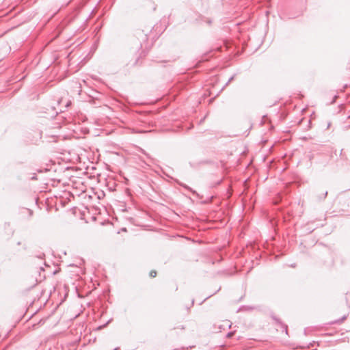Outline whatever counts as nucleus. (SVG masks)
<instances>
[{
    "instance_id": "nucleus-1",
    "label": "nucleus",
    "mask_w": 350,
    "mask_h": 350,
    "mask_svg": "<svg viewBox=\"0 0 350 350\" xmlns=\"http://www.w3.org/2000/svg\"><path fill=\"white\" fill-rule=\"evenodd\" d=\"M271 317H272V319H273L276 322V323H278V325H280L281 326V327H282V329H284V330L285 331V333H286V334H288L287 325H285V324H284V323H282L281 322V321H280L279 319H278L275 316L272 315V316H271Z\"/></svg>"
},
{
    "instance_id": "nucleus-2",
    "label": "nucleus",
    "mask_w": 350,
    "mask_h": 350,
    "mask_svg": "<svg viewBox=\"0 0 350 350\" xmlns=\"http://www.w3.org/2000/svg\"><path fill=\"white\" fill-rule=\"evenodd\" d=\"M179 185H180V186H182L183 187L185 188V189H187V190L192 191V189H191L189 187H188L187 185H185V184H183V183H179Z\"/></svg>"
},
{
    "instance_id": "nucleus-3",
    "label": "nucleus",
    "mask_w": 350,
    "mask_h": 350,
    "mask_svg": "<svg viewBox=\"0 0 350 350\" xmlns=\"http://www.w3.org/2000/svg\"><path fill=\"white\" fill-rule=\"evenodd\" d=\"M234 77H235V75H234L233 76H232L229 79L228 81L226 82L225 86H227L232 81L234 80Z\"/></svg>"
},
{
    "instance_id": "nucleus-4",
    "label": "nucleus",
    "mask_w": 350,
    "mask_h": 350,
    "mask_svg": "<svg viewBox=\"0 0 350 350\" xmlns=\"http://www.w3.org/2000/svg\"><path fill=\"white\" fill-rule=\"evenodd\" d=\"M346 318H347V317L345 315V316H343L341 319H338V320L336 321V323H340L343 322V321H344Z\"/></svg>"
},
{
    "instance_id": "nucleus-5",
    "label": "nucleus",
    "mask_w": 350,
    "mask_h": 350,
    "mask_svg": "<svg viewBox=\"0 0 350 350\" xmlns=\"http://www.w3.org/2000/svg\"><path fill=\"white\" fill-rule=\"evenodd\" d=\"M157 275V272L155 271H151L150 273V276L152 278H154Z\"/></svg>"
},
{
    "instance_id": "nucleus-6",
    "label": "nucleus",
    "mask_w": 350,
    "mask_h": 350,
    "mask_svg": "<svg viewBox=\"0 0 350 350\" xmlns=\"http://www.w3.org/2000/svg\"><path fill=\"white\" fill-rule=\"evenodd\" d=\"M233 335H234V332H230L228 333V334H227V337L230 338V337H232Z\"/></svg>"
},
{
    "instance_id": "nucleus-7",
    "label": "nucleus",
    "mask_w": 350,
    "mask_h": 350,
    "mask_svg": "<svg viewBox=\"0 0 350 350\" xmlns=\"http://www.w3.org/2000/svg\"><path fill=\"white\" fill-rule=\"evenodd\" d=\"M327 195V191H325V193H323V197H321L320 198H321V199H325V198H326Z\"/></svg>"
},
{
    "instance_id": "nucleus-8",
    "label": "nucleus",
    "mask_w": 350,
    "mask_h": 350,
    "mask_svg": "<svg viewBox=\"0 0 350 350\" xmlns=\"http://www.w3.org/2000/svg\"><path fill=\"white\" fill-rule=\"evenodd\" d=\"M44 256V254H42L41 255H40V256H38V258H40V259H42Z\"/></svg>"
},
{
    "instance_id": "nucleus-9",
    "label": "nucleus",
    "mask_w": 350,
    "mask_h": 350,
    "mask_svg": "<svg viewBox=\"0 0 350 350\" xmlns=\"http://www.w3.org/2000/svg\"><path fill=\"white\" fill-rule=\"evenodd\" d=\"M143 153L146 155L148 158H150L149 155L148 154L146 153V152L144 150H143Z\"/></svg>"
},
{
    "instance_id": "nucleus-10",
    "label": "nucleus",
    "mask_w": 350,
    "mask_h": 350,
    "mask_svg": "<svg viewBox=\"0 0 350 350\" xmlns=\"http://www.w3.org/2000/svg\"><path fill=\"white\" fill-rule=\"evenodd\" d=\"M193 304H194V299H193L191 300V306H192L193 305Z\"/></svg>"
},
{
    "instance_id": "nucleus-11",
    "label": "nucleus",
    "mask_w": 350,
    "mask_h": 350,
    "mask_svg": "<svg viewBox=\"0 0 350 350\" xmlns=\"http://www.w3.org/2000/svg\"><path fill=\"white\" fill-rule=\"evenodd\" d=\"M31 179H33V180H36V176H33L31 178Z\"/></svg>"
},
{
    "instance_id": "nucleus-12",
    "label": "nucleus",
    "mask_w": 350,
    "mask_h": 350,
    "mask_svg": "<svg viewBox=\"0 0 350 350\" xmlns=\"http://www.w3.org/2000/svg\"><path fill=\"white\" fill-rule=\"evenodd\" d=\"M291 267H295V263H294V264H292V265H291Z\"/></svg>"
},
{
    "instance_id": "nucleus-13",
    "label": "nucleus",
    "mask_w": 350,
    "mask_h": 350,
    "mask_svg": "<svg viewBox=\"0 0 350 350\" xmlns=\"http://www.w3.org/2000/svg\"><path fill=\"white\" fill-rule=\"evenodd\" d=\"M113 350H120V348L119 347H116Z\"/></svg>"
}]
</instances>
